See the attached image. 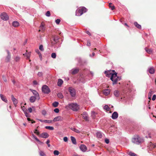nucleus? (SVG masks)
I'll use <instances>...</instances> for the list:
<instances>
[{"label":"nucleus","instance_id":"obj_7","mask_svg":"<svg viewBox=\"0 0 156 156\" xmlns=\"http://www.w3.org/2000/svg\"><path fill=\"white\" fill-rule=\"evenodd\" d=\"M69 91L70 92V94L72 97H74L75 96L76 91L74 89L70 88L69 89Z\"/></svg>","mask_w":156,"mask_h":156},{"label":"nucleus","instance_id":"obj_42","mask_svg":"<svg viewBox=\"0 0 156 156\" xmlns=\"http://www.w3.org/2000/svg\"><path fill=\"white\" fill-rule=\"evenodd\" d=\"M50 15V12L49 11H47L45 14V15L47 17H49Z\"/></svg>","mask_w":156,"mask_h":156},{"label":"nucleus","instance_id":"obj_37","mask_svg":"<svg viewBox=\"0 0 156 156\" xmlns=\"http://www.w3.org/2000/svg\"><path fill=\"white\" fill-rule=\"evenodd\" d=\"M56 55L55 53H53L51 54V57L53 58H56Z\"/></svg>","mask_w":156,"mask_h":156},{"label":"nucleus","instance_id":"obj_8","mask_svg":"<svg viewBox=\"0 0 156 156\" xmlns=\"http://www.w3.org/2000/svg\"><path fill=\"white\" fill-rule=\"evenodd\" d=\"M39 136L43 138H46L49 136V135L47 133H44L40 134Z\"/></svg>","mask_w":156,"mask_h":156},{"label":"nucleus","instance_id":"obj_3","mask_svg":"<svg viewBox=\"0 0 156 156\" xmlns=\"http://www.w3.org/2000/svg\"><path fill=\"white\" fill-rule=\"evenodd\" d=\"M70 108L74 111H76L79 109V106L76 103H72L69 105Z\"/></svg>","mask_w":156,"mask_h":156},{"label":"nucleus","instance_id":"obj_62","mask_svg":"<svg viewBox=\"0 0 156 156\" xmlns=\"http://www.w3.org/2000/svg\"><path fill=\"white\" fill-rule=\"evenodd\" d=\"M108 72H107V73H107L106 75H107V76H109L110 75V73H108ZM109 72L111 73L110 72Z\"/></svg>","mask_w":156,"mask_h":156},{"label":"nucleus","instance_id":"obj_16","mask_svg":"<svg viewBox=\"0 0 156 156\" xmlns=\"http://www.w3.org/2000/svg\"><path fill=\"white\" fill-rule=\"evenodd\" d=\"M38 97H36L35 96H31L30 99V101L31 103H33L35 101L36 99Z\"/></svg>","mask_w":156,"mask_h":156},{"label":"nucleus","instance_id":"obj_21","mask_svg":"<svg viewBox=\"0 0 156 156\" xmlns=\"http://www.w3.org/2000/svg\"><path fill=\"white\" fill-rule=\"evenodd\" d=\"M7 51L8 53V56L6 57V60L7 62H9V61L10 58V53L9 51L8 50H7Z\"/></svg>","mask_w":156,"mask_h":156},{"label":"nucleus","instance_id":"obj_38","mask_svg":"<svg viewBox=\"0 0 156 156\" xmlns=\"http://www.w3.org/2000/svg\"><path fill=\"white\" fill-rule=\"evenodd\" d=\"M39 154L41 156H45V154L44 152L42 151H40L39 152Z\"/></svg>","mask_w":156,"mask_h":156},{"label":"nucleus","instance_id":"obj_31","mask_svg":"<svg viewBox=\"0 0 156 156\" xmlns=\"http://www.w3.org/2000/svg\"><path fill=\"white\" fill-rule=\"evenodd\" d=\"M153 93V92L152 90H150V92L148 93V98L151 99V96L152 94Z\"/></svg>","mask_w":156,"mask_h":156},{"label":"nucleus","instance_id":"obj_55","mask_svg":"<svg viewBox=\"0 0 156 156\" xmlns=\"http://www.w3.org/2000/svg\"><path fill=\"white\" fill-rule=\"evenodd\" d=\"M156 96L155 95H154L153 96V97L152 98V100L153 101L155 100L156 99Z\"/></svg>","mask_w":156,"mask_h":156},{"label":"nucleus","instance_id":"obj_11","mask_svg":"<svg viewBox=\"0 0 156 156\" xmlns=\"http://www.w3.org/2000/svg\"><path fill=\"white\" fill-rule=\"evenodd\" d=\"M80 150L83 152H85L86 151L87 148L84 145H81L80 147Z\"/></svg>","mask_w":156,"mask_h":156},{"label":"nucleus","instance_id":"obj_20","mask_svg":"<svg viewBox=\"0 0 156 156\" xmlns=\"http://www.w3.org/2000/svg\"><path fill=\"white\" fill-rule=\"evenodd\" d=\"M31 54V52H29L28 53H26L23 54V55L26 56L27 59H29L30 58Z\"/></svg>","mask_w":156,"mask_h":156},{"label":"nucleus","instance_id":"obj_23","mask_svg":"<svg viewBox=\"0 0 156 156\" xmlns=\"http://www.w3.org/2000/svg\"><path fill=\"white\" fill-rule=\"evenodd\" d=\"M79 71L78 69H74L72 70V74H74L77 73Z\"/></svg>","mask_w":156,"mask_h":156},{"label":"nucleus","instance_id":"obj_19","mask_svg":"<svg viewBox=\"0 0 156 156\" xmlns=\"http://www.w3.org/2000/svg\"><path fill=\"white\" fill-rule=\"evenodd\" d=\"M63 83V80L61 79H59L58 80L57 85L58 86L60 87Z\"/></svg>","mask_w":156,"mask_h":156},{"label":"nucleus","instance_id":"obj_51","mask_svg":"<svg viewBox=\"0 0 156 156\" xmlns=\"http://www.w3.org/2000/svg\"><path fill=\"white\" fill-rule=\"evenodd\" d=\"M42 73L41 72H39L37 74V75L39 76H41L42 75Z\"/></svg>","mask_w":156,"mask_h":156},{"label":"nucleus","instance_id":"obj_4","mask_svg":"<svg viewBox=\"0 0 156 156\" xmlns=\"http://www.w3.org/2000/svg\"><path fill=\"white\" fill-rule=\"evenodd\" d=\"M42 90L43 92L46 94H48L51 91L48 87L46 85H44L42 86Z\"/></svg>","mask_w":156,"mask_h":156},{"label":"nucleus","instance_id":"obj_52","mask_svg":"<svg viewBox=\"0 0 156 156\" xmlns=\"http://www.w3.org/2000/svg\"><path fill=\"white\" fill-rule=\"evenodd\" d=\"M105 142L106 144H108L109 143V140L108 139H106L105 140Z\"/></svg>","mask_w":156,"mask_h":156},{"label":"nucleus","instance_id":"obj_13","mask_svg":"<svg viewBox=\"0 0 156 156\" xmlns=\"http://www.w3.org/2000/svg\"><path fill=\"white\" fill-rule=\"evenodd\" d=\"M83 118L85 120L87 121L88 120V115L85 112H84L82 114Z\"/></svg>","mask_w":156,"mask_h":156},{"label":"nucleus","instance_id":"obj_9","mask_svg":"<svg viewBox=\"0 0 156 156\" xmlns=\"http://www.w3.org/2000/svg\"><path fill=\"white\" fill-rule=\"evenodd\" d=\"M11 99L13 102L14 105L15 106H16V104L18 103V101L14 97L13 95H12L11 96Z\"/></svg>","mask_w":156,"mask_h":156},{"label":"nucleus","instance_id":"obj_17","mask_svg":"<svg viewBox=\"0 0 156 156\" xmlns=\"http://www.w3.org/2000/svg\"><path fill=\"white\" fill-rule=\"evenodd\" d=\"M118 117V114L116 112H114L112 114V118L113 119H116Z\"/></svg>","mask_w":156,"mask_h":156},{"label":"nucleus","instance_id":"obj_2","mask_svg":"<svg viewBox=\"0 0 156 156\" xmlns=\"http://www.w3.org/2000/svg\"><path fill=\"white\" fill-rule=\"evenodd\" d=\"M87 11V9L85 7H80L78 8L76 10V15L77 16L81 15L83 12Z\"/></svg>","mask_w":156,"mask_h":156},{"label":"nucleus","instance_id":"obj_58","mask_svg":"<svg viewBox=\"0 0 156 156\" xmlns=\"http://www.w3.org/2000/svg\"><path fill=\"white\" fill-rule=\"evenodd\" d=\"M151 147H152V148H154L155 147V145L152 144L151 143Z\"/></svg>","mask_w":156,"mask_h":156},{"label":"nucleus","instance_id":"obj_46","mask_svg":"<svg viewBox=\"0 0 156 156\" xmlns=\"http://www.w3.org/2000/svg\"><path fill=\"white\" fill-rule=\"evenodd\" d=\"M146 51L148 53L150 54L152 52V50L151 49H146Z\"/></svg>","mask_w":156,"mask_h":156},{"label":"nucleus","instance_id":"obj_64","mask_svg":"<svg viewBox=\"0 0 156 156\" xmlns=\"http://www.w3.org/2000/svg\"><path fill=\"white\" fill-rule=\"evenodd\" d=\"M90 43L89 42H88L87 43V45L90 46Z\"/></svg>","mask_w":156,"mask_h":156},{"label":"nucleus","instance_id":"obj_18","mask_svg":"<svg viewBox=\"0 0 156 156\" xmlns=\"http://www.w3.org/2000/svg\"><path fill=\"white\" fill-rule=\"evenodd\" d=\"M110 90L108 89H105L103 90V93L105 95H107L110 94Z\"/></svg>","mask_w":156,"mask_h":156},{"label":"nucleus","instance_id":"obj_40","mask_svg":"<svg viewBox=\"0 0 156 156\" xmlns=\"http://www.w3.org/2000/svg\"><path fill=\"white\" fill-rule=\"evenodd\" d=\"M104 108L107 111H109L110 110V108L107 105L105 106L104 107Z\"/></svg>","mask_w":156,"mask_h":156},{"label":"nucleus","instance_id":"obj_30","mask_svg":"<svg viewBox=\"0 0 156 156\" xmlns=\"http://www.w3.org/2000/svg\"><path fill=\"white\" fill-rule=\"evenodd\" d=\"M134 24L137 28L139 29H140L141 28V26L139 24H138L137 23L135 22L134 23Z\"/></svg>","mask_w":156,"mask_h":156},{"label":"nucleus","instance_id":"obj_12","mask_svg":"<svg viewBox=\"0 0 156 156\" xmlns=\"http://www.w3.org/2000/svg\"><path fill=\"white\" fill-rule=\"evenodd\" d=\"M62 120V118L61 116H57L55 117L53 119V122L58 121H59Z\"/></svg>","mask_w":156,"mask_h":156},{"label":"nucleus","instance_id":"obj_63","mask_svg":"<svg viewBox=\"0 0 156 156\" xmlns=\"http://www.w3.org/2000/svg\"><path fill=\"white\" fill-rule=\"evenodd\" d=\"M86 33L87 34H88V35H90V32L88 31H87L86 32Z\"/></svg>","mask_w":156,"mask_h":156},{"label":"nucleus","instance_id":"obj_43","mask_svg":"<svg viewBox=\"0 0 156 156\" xmlns=\"http://www.w3.org/2000/svg\"><path fill=\"white\" fill-rule=\"evenodd\" d=\"M54 154L55 155H58L59 154V152L57 150L54 151Z\"/></svg>","mask_w":156,"mask_h":156},{"label":"nucleus","instance_id":"obj_6","mask_svg":"<svg viewBox=\"0 0 156 156\" xmlns=\"http://www.w3.org/2000/svg\"><path fill=\"white\" fill-rule=\"evenodd\" d=\"M1 18L4 20H7L9 19V17L5 13H2L1 15Z\"/></svg>","mask_w":156,"mask_h":156},{"label":"nucleus","instance_id":"obj_57","mask_svg":"<svg viewBox=\"0 0 156 156\" xmlns=\"http://www.w3.org/2000/svg\"><path fill=\"white\" fill-rule=\"evenodd\" d=\"M38 55H39V56L40 58V59L41 60V59H42L41 54V53H39V54H38Z\"/></svg>","mask_w":156,"mask_h":156},{"label":"nucleus","instance_id":"obj_54","mask_svg":"<svg viewBox=\"0 0 156 156\" xmlns=\"http://www.w3.org/2000/svg\"><path fill=\"white\" fill-rule=\"evenodd\" d=\"M63 140L65 142H67L68 141V138L67 137H65L63 138Z\"/></svg>","mask_w":156,"mask_h":156},{"label":"nucleus","instance_id":"obj_35","mask_svg":"<svg viewBox=\"0 0 156 156\" xmlns=\"http://www.w3.org/2000/svg\"><path fill=\"white\" fill-rule=\"evenodd\" d=\"M91 115L93 119H94L96 116V113L94 112H92L91 113Z\"/></svg>","mask_w":156,"mask_h":156},{"label":"nucleus","instance_id":"obj_34","mask_svg":"<svg viewBox=\"0 0 156 156\" xmlns=\"http://www.w3.org/2000/svg\"><path fill=\"white\" fill-rule=\"evenodd\" d=\"M46 129H48L50 130H53L54 129V127L50 126H46L45 127Z\"/></svg>","mask_w":156,"mask_h":156},{"label":"nucleus","instance_id":"obj_5","mask_svg":"<svg viewBox=\"0 0 156 156\" xmlns=\"http://www.w3.org/2000/svg\"><path fill=\"white\" fill-rule=\"evenodd\" d=\"M132 141V142L136 144H138L140 142V137L138 136H136L133 138Z\"/></svg>","mask_w":156,"mask_h":156},{"label":"nucleus","instance_id":"obj_15","mask_svg":"<svg viewBox=\"0 0 156 156\" xmlns=\"http://www.w3.org/2000/svg\"><path fill=\"white\" fill-rule=\"evenodd\" d=\"M59 39L58 37L56 35H55L53 37V39L55 42V43H57L58 42V40Z\"/></svg>","mask_w":156,"mask_h":156},{"label":"nucleus","instance_id":"obj_50","mask_svg":"<svg viewBox=\"0 0 156 156\" xmlns=\"http://www.w3.org/2000/svg\"><path fill=\"white\" fill-rule=\"evenodd\" d=\"M50 142V140H48L46 142V143L47 144L48 147H50L51 146L50 144H49Z\"/></svg>","mask_w":156,"mask_h":156},{"label":"nucleus","instance_id":"obj_61","mask_svg":"<svg viewBox=\"0 0 156 156\" xmlns=\"http://www.w3.org/2000/svg\"><path fill=\"white\" fill-rule=\"evenodd\" d=\"M36 52L38 54H39V53H41L38 49H37L36 50Z\"/></svg>","mask_w":156,"mask_h":156},{"label":"nucleus","instance_id":"obj_48","mask_svg":"<svg viewBox=\"0 0 156 156\" xmlns=\"http://www.w3.org/2000/svg\"><path fill=\"white\" fill-rule=\"evenodd\" d=\"M71 129L73 130V131H75V132H76V133H78L79 132V131L77 129H75V128H71Z\"/></svg>","mask_w":156,"mask_h":156},{"label":"nucleus","instance_id":"obj_1","mask_svg":"<svg viewBox=\"0 0 156 156\" xmlns=\"http://www.w3.org/2000/svg\"><path fill=\"white\" fill-rule=\"evenodd\" d=\"M108 73H110L111 76V80L113 82L114 84L116 83L117 81L120 80V78L117 76L116 73H112L109 72Z\"/></svg>","mask_w":156,"mask_h":156},{"label":"nucleus","instance_id":"obj_36","mask_svg":"<svg viewBox=\"0 0 156 156\" xmlns=\"http://www.w3.org/2000/svg\"><path fill=\"white\" fill-rule=\"evenodd\" d=\"M57 96L58 98H63V96L61 93H58L57 94Z\"/></svg>","mask_w":156,"mask_h":156},{"label":"nucleus","instance_id":"obj_32","mask_svg":"<svg viewBox=\"0 0 156 156\" xmlns=\"http://www.w3.org/2000/svg\"><path fill=\"white\" fill-rule=\"evenodd\" d=\"M40 28L42 30H44V24L43 23H41Z\"/></svg>","mask_w":156,"mask_h":156},{"label":"nucleus","instance_id":"obj_33","mask_svg":"<svg viewBox=\"0 0 156 156\" xmlns=\"http://www.w3.org/2000/svg\"><path fill=\"white\" fill-rule=\"evenodd\" d=\"M109 6L112 10H113L115 9V6L114 5H112V3H110L109 4Z\"/></svg>","mask_w":156,"mask_h":156},{"label":"nucleus","instance_id":"obj_53","mask_svg":"<svg viewBox=\"0 0 156 156\" xmlns=\"http://www.w3.org/2000/svg\"><path fill=\"white\" fill-rule=\"evenodd\" d=\"M42 113L43 115H45L46 114V112L45 110H43L42 112Z\"/></svg>","mask_w":156,"mask_h":156},{"label":"nucleus","instance_id":"obj_27","mask_svg":"<svg viewBox=\"0 0 156 156\" xmlns=\"http://www.w3.org/2000/svg\"><path fill=\"white\" fill-rule=\"evenodd\" d=\"M127 153L130 156H137V155L136 154L132 152H128Z\"/></svg>","mask_w":156,"mask_h":156},{"label":"nucleus","instance_id":"obj_14","mask_svg":"<svg viewBox=\"0 0 156 156\" xmlns=\"http://www.w3.org/2000/svg\"><path fill=\"white\" fill-rule=\"evenodd\" d=\"M19 25V23L17 21H14L12 23V25L15 27H18Z\"/></svg>","mask_w":156,"mask_h":156},{"label":"nucleus","instance_id":"obj_44","mask_svg":"<svg viewBox=\"0 0 156 156\" xmlns=\"http://www.w3.org/2000/svg\"><path fill=\"white\" fill-rule=\"evenodd\" d=\"M39 49L41 51H44V49L43 48V46L42 45H41L39 46Z\"/></svg>","mask_w":156,"mask_h":156},{"label":"nucleus","instance_id":"obj_10","mask_svg":"<svg viewBox=\"0 0 156 156\" xmlns=\"http://www.w3.org/2000/svg\"><path fill=\"white\" fill-rule=\"evenodd\" d=\"M30 90L32 92L35 97H38V98H39V95L36 90L31 89H30Z\"/></svg>","mask_w":156,"mask_h":156},{"label":"nucleus","instance_id":"obj_22","mask_svg":"<svg viewBox=\"0 0 156 156\" xmlns=\"http://www.w3.org/2000/svg\"><path fill=\"white\" fill-rule=\"evenodd\" d=\"M70 138L71 140L73 143L75 144H76V141L75 138L74 137L72 136H71Z\"/></svg>","mask_w":156,"mask_h":156},{"label":"nucleus","instance_id":"obj_39","mask_svg":"<svg viewBox=\"0 0 156 156\" xmlns=\"http://www.w3.org/2000/svg\"><path fill=\"white\" fill-rule=\"evenodd\" d=\"M53 121V120H44V122L48 123H50L52 122Z\"/></svg>","mask_w":156,"mask_h":156},{"label":"nucleus","instance_id":"obj_26","mask_svg":"<svg viewBox=\"0 0 156 156\" xmlns=\"http://www.w3.org/2000/svg\"><path fill=\"white\" fill-rule=\"evenodd\" d=\"M96 136L98 138H101L102 136V135L101 132H98L96 133Z\"/></svg>","mask_w":156,"mask_h":156},{"label":"nucleus","instance_id":"obj_49","mask_svg":"<svg viewBox=\"0 0 156 156\" xmlns=\"http://www.w3.org/2000/svg\"><path fill=\"white\" fill-rule=\"evenodd\" d=\"M59 109L58 108H55L54 110V111L56 113H58L59 112Z\"/></svg>","mask_w":156,"mask_h":156},{"label":"nucleus","instance_id":"obj_24","mask_svg":"<svg viewBox=\"0 0 156 156\" xmlns=\"http://www.w3.org/2000/svg\"><path fill=\"white\" fill-rule=\"evenodd\" d=\"M149 72L151 74H153L154 73V70L153 68L151 67L149 69Z\"/></svg>","mask_w":156,"mask_h":156},{"label":"nucleus","instance_id":"obj_28","mask_svg":"<svg viewBox=\"0 0 156 156\" xmlns=\"http://www.w3.org/2000/svg\"><path fill=\"white\" fill-rule=\"evenodd\" d=\"M114 94L115 96L117 97L119 96V93L118 91L116 90L114 91Z\"/></svg>","mask_w":156,"mask_h":156},{"label":"nucleus","instance_id":"obj_47","mask_svg":"<svg viewBox=\"0 0 156 156\" xmlns=\"http://www.w3.org/2000/svg\"><path fill=\"white\" fill-rule=\"evenodd\" d=\"M15 60L16 61V62H18L20 60V58L18 56H16L15 58Z\"/></svg>","mask_w":156,"mask_h":156},{"label":"nucleus","instance_id":"obj_41","mask_svg":"<svg viewBox=\"0 0 156 156\" xmlns=\"http://www.w3.org/2000/svg\"><path fill=\"white\" fill-rule=\"evenodd\" d=\"M34 132L37 135H38L39 136V135H39V132L38 131V130L37 129H35L34 130Z\"/></svg>","mask_w":156,"mask_h":156},{"label":"nucleus","instance_id":"obj_59","mask_svg":"<svg viewBox=\"0 0 156 156\" xmlns=\"http://www.w3.org/2000/svg\"><path fill=\"white\" fill-rule=\"evenodd\" d=\"M28 110L29 112H30L31 113L32 112V108H29L28 109Z\"/></svg>","mask_w":156,"mask_h":156},{"label":"nucleus","instance_id":"obj_56","mask_svg":"<svg viewBox=\"0 0 156 156\" xmlns=\"http://www.w3.org/2000/svg\"><path fill=\"white\" fill-rule=\"evenodd\" d=\"M33 83L34 85H37L38 83L36 80H34L33 82Z\"/></svg>","mask_w":156,"mask_h":156},{"label":"nucleus","instance_id":"obj_29","mask_svg":"<svg viewBox=\"0 0 156 156\" xmlns=\"http://www.w3.org/2000/svg\"><path fill=\"white\" fill-rule=\"evenodd\" d=\"M58 103L57 101H55L52 104L53 106L54 107H57L58 105Z\"/></svg>","mask_w":156,"mask_h":156},{"label":"nucleus","instance_id":"obj_45","mask_svg":"<svg viewBox=\"0 0 156 156\" xmlns=\"http://www.w3.org/2000/svg\"><path fill=\"white\" fill-rule=\"evenodd\" d=\"M60 21L61 20L60 19H57L55 21L56 23L57 24H59Z\"/></svg>","mask_w":156,"mask_h":156},{"label":"nucleus","instance_id":"obj_25","mask_svg":"<svg viewBox=\"0 0 156 156\" xmlns=\"http://www.w3.org/2000/svg\"><path fill=\"white\" fill-rule=\"evenodd\" d=\"M0 97H1V99H2V101H4L6 102H7V100L6 99V98L5 97L3 96V95L1 94Z\"/></svg>","mask_w":156,"mask_h":156},{"label":"nucleus","instance_id":"obj_60","mask_svg":"<svg viewBox=\"0 0 156 156\" xmlns=\"http://www.w3.org/2000/svg\"><path fill=\"white\" fill-rule=\"evenodd\" d=\"M35 140L37 142H39L40 144H42L41 142L37 138H36Z\"/></svg>","mask_w":156,"mask_h":156}]
</instances>
